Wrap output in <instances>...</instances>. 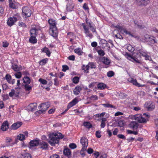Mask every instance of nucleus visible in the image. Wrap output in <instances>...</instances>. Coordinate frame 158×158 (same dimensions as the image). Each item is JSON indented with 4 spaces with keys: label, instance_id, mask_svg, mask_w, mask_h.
Instances as JSON below:
<instances>
[{
    "label": "nucleus",
    "instance_id": "680f3d73",
    "mask_svg": "<svg viewBox=\"0 0 158 158\" xmlns=\"http://www.w3.org/2000/svg\"><path fill=\"white\" fill-rule=\"evenodd\" d=\"M115 36L118 39H123L122 36L120 34H117L115 35Z\"/></svg>",
    "mask_w": 158,
    "mask_h": 158
},
{
    "label": "nucleus",
    "instance_id": "338daca9",
    "mask_svg": "<svg viewBox=\"0 0 158 158\" xmlns=\"http://www.w3.org/2000/svg\"><path fill=\"white\" fill-rule=\"evenodd\" d=\"M50 158H59V156L58 155L54 154L51 156Z\"/></svg>",
    "mask_w": 158,
    "mask_h": 158
},
{
    "label": "nucleus",
    "instance_id": "aec40b11",
    "mask_svg": "<svg viewBox=\"0 0 158 158\" xmlns=\"http://www.w3.org/2000/svg\"><path fill=\"white\" fill-rule=\"evenodd\" d=\"M101 61L104 64L106 65H109L110 62V60L106 57H103L101 59Z\"/></svg>",
    "mask_w": 158,
    "mask_h": 158
},
{
    "label": "nucleus",
    "instance_id": "c03bdc74",
    "mask_svg": "<svg viewBox=\"0 0 158 158\" xmlns=\"http://www.w3.org/2000/svg\"><path fill=\"white\" fill-rule=\"evenodd\" d=\"M48 60V59L47 58L42 59L40 61V64L42 65H44L47 63Z\"/></svg>",
    "mask_w": 158,
    "mask_h": 158
},
{
    "label": "nucleus",
    "instance_id": "774afa93",
    "mask_svg": "<svg viewBox=\"0 0 158 158\" xmlns=\"http://www.w3.org/2000/svg\"><path fill=\"white\" fill-rule=\"evenodd\" d=\"M31 156L29 153H26L25 154L24 158H31Z\"/></svg>",
    "mask_w": 158,
    "mask_h": 158
},
{
    "label": "nucleus",
    "instance_id": "ea45409f",
    "mask_svg": "<svg viewBox=\"0 0 158 158\" xmlns=\"http://www.w3.org/2000/svg\"><path fill=\"white\" fill-rule=\"evenodd\" d=\"M86 148L85 147H82V148L80 151V154L82 157H84L85 155V151L86 150Z\"/></svg>",
    "mask_w": 158,
    "mask_h": 158
},
{
    "label": "nucleus",
    "instance_id": "a19ab883",
    "mask_svg": "<svg viewBox=\"0 0 158 158\" xmlns=\"http://www.w3.org/2000/svg\"><path fill=\"white\" fill-rule=\"evenodd\" d=\"M17 139L21 141H22L25 139V136L23 134H20L17 136Z\"/></svg>",
    "mask_w": 158,
    "mask_h": 158
},
{
    "label": "nucleus",
    "instance_id": "052dcab7",
    "mask_svg": "<svg viewBox=\"0 0 158 158\" xmlns=\"http://www.w3.org/2000/svg\"><path fill=\"white\" fill-rule=\"evenodd\" d=\"M74 52L78 54V55H81V53L79 48H77L74 50Z\"/></svg>",
    "mask_w": 158,
    "mask_h": 158
},
{
    "label": "nucleus",
    "instance_id": "c9c22d12",
    "mask_svg": "<svg viewBox=\"0 0 158 158\" xmlns=\"http://www.w3.org/2000/svg\"><path fill=\"white\" fill-rule=\"evenodd\" d=\"M83 125L86 128L89 129L92 127V125L89 122H85L83 123Z\"/></svg>",
    "mask_w": 158,
    "mask_h": 158
},
{
    "label": "nucleus",
    "instance_id": "69168bd1",
    "mask_svg": "<svg viewBox=\"0 0 158 158\" xmlns=\"http://www.w3.org/2000/svg\"><path fill=\"white\" fill-rule=\"evenodd\" d=\"M87 151L89 154H91L93 152V150L91 148H89L87 150Z\"/></svg>",
    "mask_w": 158,
    "mask_h": 158
},
{
    "label": "nucleus",
    "instance_id": "58836bf2",
    "mask_svg": "<svg viewBox=\"0 0 158 158\" xmlns=\"http://www.w3.org/2000/svg\"><path fill=\"white\" fill-rule=\"evenodd\" d=\"M106 85L103 83H100L98 84L97 87L98 89H102L105 88Z\"/></svg>",
    "mask_w": 158,
    "mask_h": 158
},
{
    "label": "nucleus",
    "instance_id": "5fc2aeb1",
    "mask_svg": "<svg viewBox=\"0 0 158 158\" xmlns=\"http://www.w3.org/2000/svg\"><path fill=\"white\" fill-rule=\"evenodd\" d=\"M39 81L43 84L45 85L47 84V81L46 80L40 78L39 79Z\"/></svg>",
    "mask_w": 158,
    "mask_h": 158
},
{
    "label": "nucleus",
    "instance_id": "13d9d810",
    "mask_svg": "<svg viewBox=\"0 0 158 158\" xmlns=\"http://www.w3.org/2000/svg\"><path fill=\"white\" fill-rule=\"evenodd\" d=\"M24 87L26 90L29 91L31 89V87L28 85H25Z\"/></svg>",
    "mask_w": 158,
    "mask_h": 158
},
{
    "label": "nucleus",
    "instance_id": "a878e982",
    "mask_svg": "<svg viewBox=\"0 0 158 158\" xmlns=\"http://www.w3.org/2000/svg\"><path fill=\"white\" fill-rule=\"evenodd\" d=\"M12 69L15 71H18L21 70L22 68L21 66L18 67L16 64H13L12 65Z\"/></svg>",
    "mask_w": 158,
    "mask_h": 158
},
{
    "label": "nucleus",
    "instance_id": "f704fd0d",
    "mask_svg": "<svg viewBox=\"0 0 158 158\" xmlns=\"http://www.w3.org/2000/svg\"><path fill=\"white\" fill-rule=\"evenodd\" d=\"M106 119L105 118H102V119L101 124L100 125L101 127L102 128H103L106 126Z\"/></svg>",
    "mask_w": 158,
    "mask_h": 158
},
{
    "label": "nucleus",
    "instance_id": "9d476101",
    "mask_svg": "<svg viewBox=\"0 0 158 158\" xmlns=\"http://www.w3.org/2000/svg\"><path fill=\"white\" fill-rule=\"evenodd\" d=\"M82 26L85 31V33L86 34V36H89L90 38H92L93 37V35L92 34L90 33L89 31V29L88 27H87L85 25L84 23L82 24Z\"/></svg>",
    "mask_w": 158,
    "mask_h": 158
},
{
    "label": "nucleus",
    "instance_id": "09e8293b",
    "mask_svg": "<svg viewBox=\"0 0 158 158\" xmlns=\"http://www.w3.org/2000/svg\"><path fill=\"white\" fill-rule=\"evenodd\" d=\"M124 123L125 122L124 121L120 120L118 121V125L119 127H122L124 126Z\"/></svg>",
    "mask_w": 158,
    "mask_h": 158
},
{
    "label": "nucleus",
    "instance_id": "37998d69",
    "mask_svg": "<svg viewBox=\"0 0 158 158\" xmlns=\"http://www.w3.org/2000/svg\"><path fill=\"white\" fill-rule=\"evenodd\" d=\"M97 52H98V55L101 56H103L105 54L104 52L102 49L97 50Z\"/></svg>",
    "mask_w": 158,
    "mask_h": 158
},
{
    "label": "nucleus",
    "instance_id": "39448f33",
    "mask_svg": "<svg viewBox=\"0 0 158 158\" xmlns=\"http://www.w3.org/2000/svg\"><path fill=\"white\" fill-rule=\"evenodd\" d=\"M56 27L53 28H50L49 32L50 34L54 37H56L57 36L58 33Z\"/></svg>",
    "mask_w": 158,
    "mask_h": 158
},
{
    "label": "nucleus",
    "instance_id": "7c9ffc66",
    "mask_svg": "<svg viewBox=\"0 0 158 158\" xmlns=\"http://www.w3.org/2000/svg\"><path fill=\"white\" fill-rule=\"evenodd\" d=\"M23 80V82L25 85H28L30 83V79L28 77H24Z\"/></svg>",
    "mask_w": 158,
    "mask_h": 158
},
{
    "label": "nucleus",
    "instance_id": "4be33fe9",
    "mask_svg": "<svg viewBox=\"0 0 158 158\" xmlns=\"http://www.w3.org/2000/svg\"><path fill=\"white\" fill-rule=\"evenodd\" d=\"M94 154L96 158H106V154L100 155L98 152L94 153Z\"/></svg>",
    "mask_w": 158,
    "mask_h": 158
},
{
    "label": "nucleus",
    "instance_id": "3c124183",
    "mask_svg": "<svg viewBox=\"0 0 158 158\" xmlns=\"http://www.w3.org/2000/svg\"><path fill=\"white\" fill-rule=\"evenodd\" d=\"M6 78L9 83H10L11 79V76L9 74H6Z\"/></svg>",
    "mask_w": 158,
    "mask_h": 158
},
{
    "label": "nucleus",
    "instance_id": "8fccbe9b",
    "mask_svg": "<svg viewBox=\"0 0 158 158\" xmlns=\"http://www.w3.org/2000/svg\"><path fill=\"white\" fill-rule=\"evenodd\" d=\"M91 69H95L96 68V65L94 63H89L88 65Z\"/></svg>",
    "mask_w": 158,
    "mask_h": 158
},
{
    "label": "nucleus",
    "instance_id": "1a4fd4ad",
    "mask_svg": "<svg viewBox=\"0 0 158 158\" xmlns=\"http://www.w3.org/2000/svg\"><path fill=\"white\" fill-rule=\"evenodd\" d=\"M43 111L45 112L50 107V104L48 102L43 103L40 104L39 106Z\"/></svg>",
    "mask_w": 158,
    "mask_h": 158
},
{
    "label": "nucleus",
    "instance_id": "ddd939ff",
    "mask_svg": "<svg viewBox=\"0 0 158 158\" xmlns=\"http://www.w3.org/2000/svg\"><path fill=\"white\" fill-rule=\"evenodd\" d=\"M138 127V123L135 121H132L129 125V127L133 130H136Z\"/></svg>",
    "mask_w": 158,
    "mask_h": 158
},
{
    "label": "nucleus",
    "instance_id": "0eeeda50",
    "mask_svg": "<svg viewBox=\"0 0 158 158\" xmlns=\"http://www.w3.org/2000/svg\"><path fill=\"white\" fill-rule=\"evenodd\" d=\"M17 20V18L14 16L8 18L7 22V24L9 26H11Z\"/></svg>",
    "mask_w": 158,
    "mask_h": 158
},
{
    "label": "nucleus",
    "instance_id": "393cba45",
    "mask_svg": "<svg viewBox=\"0 0 158 158\" xmlns=\"http://www.w3.org/2000/svg\"><path fill=\"white\" fill-rule=\"evenodd\" d=\"M126 48L128 50L131 52H133L135 50V48H133L131 45L129 44H127L126 45Z\"/></svg>",
    "mask_w": 158,
    "mask_h": 158
},
{
    "label": "nucleus",
    "instance_id": "f03ea898",
    "mask_svg": "<svg viewBox=\"0 0 158 158\" xmlns=\"http://www.w3.org/2000/svg\"><path fill=\"white\" fill-rule=\"evenodd\" d=\"M136 54L137 56L134 55V56H132L127 53V58L128 59L133 62H134L135 61L137 63L140 64L141 63V62L137 58L138 57L141 58V57L140 55L139 54V53H137Z\"/></svg>",
    "mask_w": 158,
    "mask_h": 158
},
{
    "label": "nucleus",
    "instance_id": "cd10ccee",
    "mask_svg": "<svg viewBox=\"0 0 158 158\" xmlns=\"http://www.w3.org/2000/svg\"><path fill=\"white\" fill-rule=\"evenodd\" d=\"M81 89V88L80 87H76L73 91L74 94L76 95L80 93Z\"/></svg>",
    "mask_w": 158,
    "mask_h": 158
},
{
    "label": "nucleus",
    "instance_id": "a211bd4d",
    "mask_svg": "<svg viewBox=\"0 0 158 158\" xmlns=\"http://www.w3.org/2000/svg\"><path fill=\"white\" fill-rule=\"evenodd\" d=\"M130 82L132 83L133 85L139 87H143L144 86V85H141L138 83L136 80L134 79L133 78L131 79V80H130Z\"/></svg>",
    "mask_w": 158,
    "mask_h": 158
},
{
    "label": "nucleus",
    "instance_id": "79ce46f5",
    "mask_svg": "<svg viewBox=\"0 0 158 158\" xmlns=\"http://www.w3.org/2000/svg\"><path fill=\"white\" fill-rule=\"evenodd\" d=\"M102 105L103 106L107 108H115V106H113V105L111 104H102Z\"/></svg>",
    "mask_w": 158,
    "mask_h": 158
},
{
    "label": "nucleus",
    "instance_id": "c756f323",
    "mask_svg": "<svg viewBox=\"0 0 158 158\" xmlns=\"http://www.w3.org/2000/svg\"><path fill=\"white\" fill-rule=\"evenodd\" d=\"M42 52H45L46 55L49 57L50 56L51 52L49 49L47 47H44L42 49Z\"/></svg>",
    "mask_w": 158,
    "mask_h": 158
},
{
    "label": "nucleus",
    "instance_id": "2eb2a0df",
    "mask_svg": "<svg viewBox=\"0 0 158 158\" xmlns=\"http://www.w3.org/2000/svg\"><path fill=\"white\" fill-rule=\"evenodd\" d=\"M9 128L8 122L5 121L2 123L1 126V129L3 131H6Z\"/></svg>",
    "mask_w": 158,
    "mask_h": 158
},
{
    "label": "nucleus",
    "instance_id": "a18cd8bd",
    "mask_svg": "<svg viewBox=\"0 0 158 158\" xmlns=\"http://www.w3.org/2000/svg\"><path fill=\"white\" fill-rule=\"evenodd\" d=\"M114 73L112 71H109L107 73V76L109 77H111L114 76Z\"/></svg>",
    "mask_w": 158,
    "mask_h": 158
},
{
    "label": "nucleus",
    "instance_id": "f257e3e1",
    "mask_svg": "<svg viewBox=\"0 0 158 158\" xmlns=\"http://www.w3.org/2000/svg\"><path fill=\"white\" fill-rule=\"evenodd\" d=\"M51 134L49 135L50 139L48 141L49 143L52 146H55L56 144L59 143V140L63 138V135L60 133Z\"/></svg>",
    "mask_w": 158,
    "mask_h": 158
},
{
    "label": "nucleus",
    "instance_id": "de8ad7c7",
    "mask_svg": "<svg viewBox=\"0 0 158 158\" xmlns=\"http://www.w3.org/2000/svg\"><path fill=\"white\" fill-rule=\"evenodd\" d=\"M79 79L78 77H75L73 78V82L75 84H77L79 82Z\"/></svg>",
    "mask_w": 158,
    "mask_h": 158
},
{
    "label": "nucleus",
    "instance_id": "f3484780",
    "mask_svg": "<svg viewBox=\"0 0 158 158\" xmlns=\"http://www.w3.org/2000/svg\"><path fill=\"white\" fill-rule=\"evenodd\" d=\"M39 145L40 146V148L43 149H47L48 148V144L43 141L39 143Z\"/></svg>",
    "mask_w": 158,
    "mask_h": 158
},
{
    "label": "nucleus",
    "instance_id": "4468645a",
    "mask_svg": "<svg viewBox=\"0 0 158 158\" xmlns=\"http://www.w3.org/2000/svg\"><path fill=\"white\" fill-rule=\"evenodd\" d=\"M37 106V103H34L30 104L28 106L27 108L29 110L33 111L36 109Z\"/></svg>",
    "mask_w": 158,
    "mask_h": 158
},
{
    "label": "nucleus",
    "instance_id": "412c9836",
    "mask_svg": "<svg viewBox=\"0 0 158 158\" xmlns=\"http://www.w3.org/2000/svg\"><path fill=\"white\" fill-rule=\"evenodd\" d=\"M74 6V4L72 3H69L67 5L66 10L68 11H71L73 10Z\"/></svg>",
    "mask_w": 158,
    "mask_h": 158
},
{
    "label": "nucleus",
    "instance_id": "49530a36",
    "mask_svg": "<svg viewBox=\"0 0 158 158\" xmlns=\"http://www.w3.org/2000/svg\"><path fill=\"white\" fill-rule=\"evenodd\" d=\"M14 75L17 78H19L22 76V73L21 72H19L15 73Z\"/></svg>",
    "mask_w": 158,
    "mask_h": 158
},
{
    "label": "nucleus",
    "instance_id": "7ed1b4c3",
    "mask_svg": "<svg viewBox=\"0 0 158 158\" xmlns=\"http://www.w3.org/2000/svg\"><path fill=\"white\" fill-rule=\"evenodd\" d=\"M22 15L25 17H29L31 16V12L28 7L26 6L23 7L22 8Z\"/></svg>",
    "mask_w": 158,
    "mask_h": 158
},
{
    "label": "nucleus",
    "instance_id": "b1692460",
    "mask_svg": "<svg viewBox=\"0 0 158 158\" xmlns=\"http://www.w3.org/2000/svg\"><path fill=\"white\" fill-rule=\"evenodd\" d=\"M48 23L50 25V28H53L54 27H56L55 20L53 19H50L48 20Z\"/></svg>",
    "mask_w": 158,
    "mask_h": 158
},
{
    "label": "nucleus",
    "instance_id": "f8f14e48",
    "mask_svg": "<svg viewBox=\"0 0 158 158\" xmlns=\"http://www.w3.org/2000/svg\"><path fill=\"white\" fill-rule=\"evenodd\" d=\"M81 143L82 144V147H85V148L88 145V139L84 137H82L81 139Z\"/></svg>",
    "mask_w": 158,
    "mask_h": 158
},
{
    "label": "nucleus",
    "instance_id": "473e14b6",
    "mask_svg": "<svg viewBox=\"0 0 158 158\" xmlns=\"http://www.w3.org/2000/svg\"><path fill=\"white\" fill-rule=\"evenodd\" d=\"M147 108L148 111H151L154 109L155 106L153 103H151L150 105L147 106Z\"/></svg>",
    "mask_w": 158,
    "mask_h": 158
},
{
    "label": "nucleus",
    "instance_id": "c85d7f7f",
    "mask_svg": "<svg viewBox=\"0 0 158 158\" xmlns=\"http://www.w3.org/2000/svg\"><path fill=\"white\" fill-rule=\"evenodd\" d=\"M137 50L139 51V53L142 56L144 57L148 53V52L145 51L144 50L141 49H138Z\"/></svg>",
    "mask_w": 158,
    "mask_h": 158
},
{
    "label": "nucleus",
    "instance_id": "6e6552de",
    "mask_svg": "<svg viewBox=\"0 0 158 158\" xmlns=\"http://www.w3.org/2000/svg\"><path fill=\"white\" fill-rule=\"evenodd\" d=\"M15 0H9L10 7L13 9H16L18 7V3L15 1Z\"/></svg>",
    "mask_w": 158,
    "mask_h": 158
},
{
    "label": "nucleus",
    "instance_id": "e433bc0d",
    "mask_svg": "<svg viewBox=\"0 0 158 158\" xmlns=\"http://www.w3.org/2000/svg\"><path fill=\"white\" fill-rule=\"evenodd\" d=\"M148 42H149L152 44H154L155 43H157V41H156L154 37L153 36H150V38H149L148 40H147Z\"/></svg>",
    "mask_w": 158,
    "mask_h": 158
},
{
    "label": "nucleus",
    "instance_id": "864d4df0",
    "mask_svg": "<svg viewBox=\"0 0 158 158\" xmlns=\"http://www.w3.org/2000/svg\"><path fill=\"white\" fill-rule=\"evenodd\" d=\"M69 147L72 149H74L76 148L77 145L74 143H71L69 145Z\"/></svg>",
    "mask_w": 158,
    "mask_h": 158
},
{
    "label": "nucleus",
    "instance_id": "4c0bfd02",
    "mask_svg": "<svg viewBox=\"0 0 158 158\" xmlns=\"http://www.w3.org/2000/svg\"><path fill=\"white\" fill-rule=\"evenodd\" d=\"M119 30L120 32L122 34L125 33L126 34L131 35V33L130 32L127 31L125 29L123 28L122 27Z\"/></svg>",
    "mask_w": 158,
    "mask_h": 158
},
{
    "label": "nucleus",
    "instance_id": "2f4dec72",
    "mask_svg": "<svg viewBox=\"0 0 158 158\" xmlns=\"http://www.w3.org/2000/svg\"><path fill=\"white\" fill-rule=\"evenodd\" d=\"M29 41L32 43L34 44L37 42V40L35 36H31L29 39Z\"/></svg>",
    "mask_w": 158,
    "mask_h": 158
},
{
    "label": "nucleus",
    "instance_id": "6ab92c4d",
    "mask_svg": "<svg viewBox=\"0 0 158 158\" xmlns=\"http://www.w3.org/2000/svg\"><path fill=\"white\" fill-rule=\"evenodd\" d=\"M78 102V99L76 98H75L73 100L69 103L68 105V108H70L76 105Z\"/></svg>",
    "mask_w": 158,
    "mask_h": 158
},
{
    "label": "nucleus",
    "instance_id": "423d86ee",
    "mask_svg": "<svg viewBox=\"0 0 158 158\" xmlns=\"http://www.w3.org/2000/svg\"><path fill=\"white\" fill-rule=\"evenodd\" d=\"M150 0H136L137 4L139 6H146L150 2Z\"/></svg>",
    "mask_w": 158,
    "mask_h": 158
},
{
    "label": "nucleus",
    "instance_id": "dca6fc26",
    "mask_svg": "<svg viewBox=\"0 0 158 158\" xmlns=\"http://www.w3.org/2000/svg\"><path fill=\"white\" fill-rule=\"evenodd\" d=\"M21 122H17L13 123L11 127V129L13 130H16L19 127L22 125Z\"/></svg>",
    "mask_w": 158,
    "mask_h": 158
},
{
    "label": "nucleus",
    "instance_id": "603ef678",
    "mask_svg": "<svg viewBox=\"0 0 158 158\" xmlns=\"http://www.w3.org/2000/svg\"><path fill=\"white\" fill-rule=\"evenodd\" d=\"M127 132L128 134H133L135 135H137L138 134L137 131H133L130 130H127Z\"/></svg>",
    "mask_w": 158,
    "mask_h": 158
},
{
    "label": "nucleus",
    "instance_id": "72a5a7b5",
    "mask_svg": "<svg viewBox=\"0 0 158 158\" xmlns=\"http://www.w3.org/2000/svg\"><path fill=\"white\" fill-rule=\"evenodd\" d=\"M89 68V66L88 65H86V66L83 65L82 67V69L85 73H89L88 70Z\"/></svg>",
    "mask_w": 158,
    "mask_h": 158
},
{
    "label": "nucleus",
    "instance_id": "5701e85b",
    "mask_svg": "<svg viewBox=\"0 0 158 158\" xmlns=\"http://www.w3.org/2000/svg\"><path fill=\"white\" fill-rule=\"evenodd\" d=\"M63 153L65 156H66L68 158L71 156V152L70 149L67 148L64 150Z\"/></svg>",
    "mask_w": 158,
    "mask_h": 158
},
{
    "label": "nucleus",
    "instance_id": "4d7b16f0",
    "mask_svg": "<svg viewBox=\"0 0 158 158\" xmlns=\"http://www.w3.org/2000/svg\"><path fill=\"white\" fill-rule=\"evenodd\" d=\"M62 70L64 72H65L67 70L69 69V68L67 65H63L62 66Z\"/></svg>",
    "mask_w": 158,
    "mask_h": 158
},
{
    "label": "nucleus",
    "instance_id": "6e6d98bb",
    "mask_svg": "<svg viewBox=\"0 0 158 158\" xmlns=\"http://www.w3.org/2000/svg\"><path fill=\"white\" fill-rule=\"evenodd\" d=\"M18 25L19 26L21 27H27L26 25L25 24V23L22 22H19Z\"/></svg>",
    "mask_w": 158,
    "mask_h": 158
},
{
    "label": "nucleus",
    "instance_id": "9b49d317",
    "mask_svg": "<svg viewBox=\"0 0 158 158\" xmlns=\"http://www.w3.org/2000/svg\"><path fill=\"white\" fill-rule=\"evenodd\" d=\"M39 139H34L30 141L29 143V148H31V147L36 146L39 144Z\"/></svg>",
    "mask_w": 158,
    "mask_h": 158
},
{
    "label": "nucleus",
    "instance_id": "20e7f679",
    "mask_svg": "<svg viewBox=\"0 0 158 158\" xmlns=\"http://www.w3.org/2000/svg\"><path fill=\"white\" fill-rule=\"evenodd\" d=\"M132 119L137 121L139 123H146L147 122V120L143 117L140 114H137L133 116Z\"/></svg>",
    "mask_w": 158,
    "mask_h": 158
},
{
    "label": "nucleus",
    "instance_id": "bf43d9fd",
    "mask_svg": "<svg viewBox=\"0 0 158 158\" xmlns=\"http://www.w3.org/2000/svg\"><path fill=\"white\" fill-rule=\"evenodd\" d=\"M101 131H98L96 132V136L98 138H100L101 137L100 133Z\"/></svg>",
    "mask_w": 158,
    "mask_h": 158
},
{
    "label": "nucleus",
    "instance_id": "bb28decb",
    "mask_svg": "<svg viewBox=\"0 0 158 158\" xmlns=\"http://www.w3.org/2000/svg\"><path fill=\"white\" fill-rule=\"evenodd\" d=\"M37 30L34 27L31 29L30 31V33L31 36H35L37 35Z\"/></svg>",
    "mask_w": 158,
    "mask_h": 158
},
{
    "label": "nucleus",
    "instance_id": "0e129e2a",
    "mask_svg": "<svg viewBox=\"0 0 158 158\" xmlns=\"http://www.w3.org/2000/svg\"><path fill=\"white\" fill-rule=\"evenodd\" d=\"M118 137L120 139H126L125 137L122 134L118 135Z\"/></svg>",
    "mask_w": 158,
    "mask_h": 158
},
{
    "label": "nucleus",
    "instance_id": "e2e57ef3",
    "mask_svg": "<svg viewBox=\"0 0 158 158\" xmlns=\"http://www.w3.org/2000/svg\"><path fill=\"white\" fill-rule=\"evenodd\" d=\"M15 94V90H11V91L9 93V95L11 97H12L14 96Z\"/></svg>",
    "mask_w": 158,
    "mask_h": 158
}]
</instances>
